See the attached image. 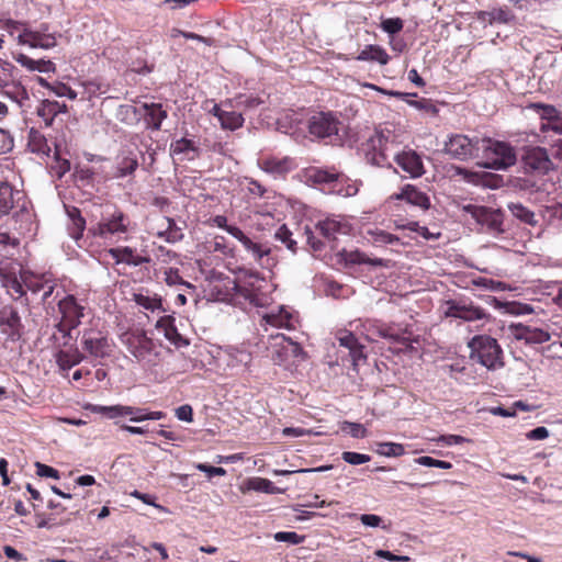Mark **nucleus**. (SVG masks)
Listing matches in <instances>:
<instances>
[{
    "label": "nucleus",
    "instance_id": "4d7b16f0",
    "mask_svg": "<svg viewBox=\"0 0 562 562\" xmlns=\"http://www.w3.org/2000/svg\"><path fill=\"white\" fill-rule=\"evenodd\" d=\"M415 462L424 467L439 468L443 470H449L452 468V463L448 461L437 460L428 456L419 457L415 460Z\"/></svg>",
    "mask_w": 562,
    "mask_h": 562
},
{
    "label": "nucleus",
    "instance_id": "412c9836",
    "mask_svg": "<svg viewBox=\"0 0 562 562\" xmlns=\"http://www.w3.org/2000/svg\"><path fill=\"white\" fill-rule=\"evenodd\" d=\"M170 155L172 157H178L181 161H193L201 157V149L194 140L181 137L171 142Z\"/></svg>",
    "mask_w": 562,
    "mask_h": 562
},
{
    "label": "nucleus",
    "instance_id": "603ef678",
    "mask_svg": "<svg viewBox=\"0 0 562 562\" xmlns=\"http://www.w3.org/2000/svg\"><path fill=\"white\" fill-rule=\"evenodd\" d=\"M396 227L416 232L418 235H420L426 240L437 239L440 236L439 233L438 234L430 233L427 227L420 226L417 222H408L405 225H396Z\"/></svg>",
    "mask_w": 562,
    "mask_h": 562
},
{
    "label": "nucleus",
    "instance_id": "3c124183",
    "mask_svg": "<svg viewBox=\"0 0 562 562\" xmlns=\"http://www.w3.org/2000/svg\"><path fill=\"white\" fill-rule=\"evenodd\" d=\"M274 238L284 244L288 249L295 251L296 241L292 239V232L286 225L283 224L276 231Z\"/></svg>",
    "mask_w": 562,
    "mask_h": 562
},
{
    "label": "nucleus",
    "instance_id": "4468645a",
    "mask_svg": "<svg viewBox=\"0 0 562 562\" xmlns=\"http://www.w3.org/2000/svg\"><path fill=\"white\" fill-rule=\"evenodd\" d=\"M463 210L465 213L470 214L476 223L486 226L490 233L499 234L503 232V215L499 211L475 204L464 205Z\"/></svg>",
    "mask_w": 562,
    "mask_h": 562
},
{
    "label": "nucleus",
    "instance_id": "0eeeda50",
    "mask_svg": "<svg viewBox=\"0 0 562 562\" xmlns=\"http://www.w3.org/2000/svg\"><path fill=\"white\" fill-rule=\"evenodd\" d=\"M131 227V218L122 210L114 207L113 212L103 215L102 218L88 228V234L95 238H121Z\"/></svg>",
    "mask_w": 562,
    "mask_h": 562
},
{
    "label": "nucleus",
    "instance_id": "ddd939ff",
    "mask_svg": "<svg viewBox=\"0 0 562 562\" xmlns=\"http://www.w3.org/2000/svg\"><path fill=\"white\" fill-rule=\"evenodd\" d=\"M528 109L533 110L540 116V132H553L562 135V111L558 110L554 105L541 102L530 103Z\"/></svg>",
    "mask_w": 562,
    "mask_h": 562
},
{
    "label": "nucleus",
    "instance_id": "6ab92c4d",
    "mask_svg": "<svg viewBox=\"0 0 562 562\" xmlns=\"http://www.w3.org/2000/svg\"><path fill=\"white\" fill-rule=\"evenodd\" d=\"M228 234L241 243L244 248L250 252L254 259L262 265V259L270 255V248L250 239L239 227H231Z\"/></svg>",
    "mask_w": 562,
    "mask_h": 562
},
{
    "label": "nucleus",
    "instance_id": "c756f323",
    "mask_svg": "<svg viewBox=\"0 0 562 562\" xmlns=\"http://www.w3.org/2000/svg\"><path fill=\"white\" fill-rule=\"evenodd\" d=\"M319 233L327 239H335L337 234H346L349 226L346 222L327 217L316 225Z\"/></svg>",
    "mask_w": 562,
    "mask_h": 562
},
{
    "label": "nucleus",
    "instance_id": "bf43d9fd",
    "mask_svg": "<svg viewBox=\"0 0 562 562\" xmlns=\"http://www.w3.org/2000/svg\"><path fill=\"white\" fill-rule=\"evenodd\" d=\"M341 458L345 462L352 464V465L363 464L371 460L369 454H363V453L352 452V451L342 452Z\"/></svg>",
    "mask_w": 562,
    "mask_h": 562
},
{
    "label": "nucleus",
    "instance_id": "a18cd8bd",
    "mask_svg": "<svg viewBox=\"0 0 562 562\" xmlns=\"http://www.w3.org/2000/svg\"><path fill=\"white\" fill-rule=\"evenodd\" d=\"M509 210L512 211L513 215L520 221L525 222L529 225H536L537 220L536 215L532 211H530L528 207L524 206L520 203H510L508 205Z\"/></svg>",
    "mask_w": 562,
    "mask_h": 562
},
{
    "label": "nucleus",
    "instance_id": "f8f14e48",
    "mask_svg": "<svg viewBox=\"0 0 562 562\" xmlns=\"http://www.w3.org/2000/svg\"><path fill=\"white\" fill-rule=\"evenodd\" d=\"M446 307V317L459 318L464 322H475L490 317L484 308L474 305L471 301L448 300Z\"/></svg>",
    "mask_w": 562,
    "mask_h": 562
},
{
    "label": "nucleus",
    "instance_id": "1a4fd4ad",
    "mask_svg": "<svg viewBox=\"0 0 562 562\" xmlns=\"http://www.w3.org/2000/svg\"><path fill=\"white\" fill-rule=\"evenodd\" d=\"M390 135L383 132H374L363 144L366 159L369 164L376 167L391 166L389 151L393 145Z\"/></svg>",
    "mask_w": 562,
    "mask_h": 562
},
{
    "label": "nucleus",
    "instance_id": "69168bd1",
    "mask_svg": "<svg viewBox=\"0 0 562 562\" xmlns=\"http://www.w3.org/2000/svg\"><path fill=\"white\" fill-rule=\"evenodd\" d=\"M347 428L353 438H364L367 436V429L359 423L345 422L342 429Z\"/></svg>",
    "mask_w": 562,
    "mask_h": 562
},
{
    "label": "nucleus",
    "instance_id": "5fc2aeb1",
    "mask_svg": "<svg viewBox=\"0 0 562 562\" xmlns=\"http://www.w3.org/2000/svg\"><path fill=\"white\" fill-rule=\"evenodd\" d=\"M13 233L14 232L12 229L4 227V225L0 226V246L18 248L20 246V239L14 236Z\"/></svg>",
    "mask_w": 562,
    "mask_h": 562
},
{
    "label": "nucleus",
    "instance_id": "13d9d810",
    "mask_svg": "<svg viewBox=\"0 0 562 562\" xmlns=\"http://www.w3.org/2000/svg\"><path fill=\"white\" fill-rule=\"evenodd\" d=\"M404 23L400 18H389L381 22V27L389 34H396L403 30Z\"/></svg>",
    "mask_w": 562,
    "mask_h": 562
},
{
    "label": "nucleus",
    "instance_id": "6e6552de",
    "mask_svg": "<svg viewBox=\"0 0 562 562\" xmlns=\"http://www.w3.org/2000/svg\"><path fill=\"white\" fill-rule=\"evenodd\" d=\"M368 330H372L379 337L387 339L392 342L402 345L401 351H413V342H418V338L414 337L413 330L408 324L384 323L373 321L369 323Z\"/></svg>",
    "mask_w": 562,
    "mask_h": 562
},
{
    "label": "nucleus",
    "instance_id": "c03bdc74",
    "mask_svg": "<svg viewBox=\"0 0 562 562\" xmlns=\"http://www.w3.org/2000/svg\"><path fill=\"white\" fill-rule=\"evenodd\" d=\"M244 124V117L240 113L235 111H225L221 114V125L225 130L235 131L241 127Z\"/></svg>",
    "mask_w": 562,
    "mask_h": 562
},
{
    "label": "nucleus",
    "instance_id": "6e6d98bb",
    "mask_svg": "<svg viewBox=\"0 0 562 562\" xmlns=\"http://www.w3.org/2000/svg\"><path fill=\"white\" fill-rule=\"evenodd\" d=\"M274 540L278 542H288L291 544H300L304 542L305 536L294 531H279L274 533Z\"/></svg>",
    "mask_w": 562,
    "mask_h": 562
},
{
    "label": "nucleus",
    "instance_id": "4be33fe9",
    "mask_svg": "<svg viewBox=\"0 0 562 562\" xmlns=\"http://www.w3.org/2000/svg\"><path fill=\"white\" fill-rule=\"evenodd\" d=\"M108 255L116 265L125 263L137 267L150 261L149 257L139 255L135 248L128 246L110 248Z\"/></svg>",
    "mask_w": 562,
    "mask_h": 562
},
{
    "label": "nucleus",
    "instance_id": "f704fd0d",
    "mask_svg": "<svg viewBox=\"0 0 562 562\" xmlns=\"http://www.w3.org/2000/svg\"><path fill=\"white\" fill-rule=\"evenodd\" d=\"M15 60L29 70H37L40 72H53L56 67L52 60L33 59L24 54H19Z\"/></svg>",
    "mask_w": 562,
    "mask_h": 562
},
{
    "label": "nucleus",
    "instance_id": "9d476101",
    "mask_svg": "<svg viewBox=\"0 0 562 562\" xmlns=\"http://www.w3.org/2000/svg\"><path fill=\"white\" fill-rule=\"evenodd\" d=\"M479 137L470 138L464 134H452L445 142L443 153L452 159L467 161L479 156Z\"/></svg>",
    "mask_w": 562,
    "mask_h": 562
},
{
    "label": "nucleus",
    "instance_id": "680f3d73",
    "mask_svg": "<svg viewBox=\"0 0 562 562\" xmlns=\"http://www.w3.org/2000/svg\"><path fill=\"white\" fill-rule=\"evenodd\" d=\"M337 340L339 341V345L342 347H346L347 349L355 348L356 345L359 344L358 338L348 330H342L337 334Z\"/></svg>",
    "mask_w": 562,
    "mask_h": 562
},
{
    "label": "nucleus",
    "instance_id": "f3484780",
    "mask_svg": "<svg viewBox=\"0 0 562 562\" xmlns=\"http://www.w3.org/2000/svg\"><path fill=\"white\" fill-rule=\"evenodd\" d=\"M394 160L412 178H418L425 173L422 157L412 149L395 154Z\"/></svg>",
    "mask_w": 562,
    "mask_h": 562
},
{
    "label": "nucleus",
    "instance_id": "a19ab883",
    "mask_svg": "<svg viewBox=\"0 0 562 562\" xmlns=\"http://www.w3.org/2000/svg\"><path fill=\"white\" fill-rule=\"evenodd\" d=\"M368 235L371 237L370 241L375 246L393 245L400 241L396 235L379 228L368 231Z\"/></svg>",
    "mask_w": 562,
    "mask_h": 562
},
{
    "label": "nucleus",
    "instance_id": "2f4dec72",
    "mask_svg": "<svg viewBox=\"0 0 562 562\" xmlns=\"http://www.w3.org/2000/svg\"><path fill=\"white\" fill-rule=\"evenodd\" d=\"M55 357L59 369L63 371L71 369L85 359V355L81 353L78 348H72L70 350H59Z\"/></svg>",
    "mask_w": 562,
    "mask_h": 562
},
{
    "label": "nucleus",
    "instance_id": "e2e57ef3",
    "mask_svg": "<svg viewBox=\"0 0 562 562\" xmlns=\"http://www.w3.org/2000/svg\"><path fill=\"white\" fill-rule=\"evenodd\" d=\"M9 291L11 292V295L15 299H20L25 294V285L23 281H19L16 278H12L8 280V283L5 284Z\"/></svg>",
    "mask_w": 562,
    "mask_h": 562
},
{
    "label": "nucleus",
    "instance_id": "7c9ffc66",
    "mask_svg": "<svg viewBox=\"0 0 562 562\" xmlns=\"http://www.w3.org/2000/svg\"><path fill=\"white\" fill-rule=\"evenodd\" d=\"M133 301L140 307L151 313L166 312L162 306V299L158 294H150L148 291L133 294Z\"/></svg>",
    "mask_w": 562,
    "mask_h": 562
},
{
    "label": "nucleus",
    "instance_id": "9b49d317",
    "mask_svg": "<svg viewBox=\"0 0 562 562\" xmlns=\"http://www.w3.org/2000/svg\"><path fill=\"white\" fill-rule=\"evenodd\" d=\"M340 121L333 112H317L308 119V132L316 138H330L338 135Z\"/></svg>",
    "mask_w": 562,
    "mask_h": 562
},
{
    "label": "nucleus",
    "instance_id": "0e129e2a",
    "mask_svg": "<svg viewBox=\"0 0 562 562\" xmlns=\"http://www.w3.org/2000/svg\"><path fill=\"white\" fill-rule=\"evenodd\" d=\"M155 257L162 263H170L173 259L177 258V254L164 246H158L155 250Z\"/></svg>",
    "mask_w": 562,
    "mask_h": 562
},
{
    "label": "nucleus",
    "instance_id": "49530a36",
    "mask_svg": "<svg viewBox=\"0 0 562 562\" xmlns=\"http://www.w3.org/2000/svg\"><path fill=\"white\" fill-rule=\"evenodd\" d=\"M247 487L249 490H254L257 492H263V493H268V494H274V493L280 492L279 488H277L270 480L265 479V477L249 479L247 482Z\"/></svg>",
    "mask_w": 562,
    "mask_h": 562
},
{
    "label": "nucleus",
    "instance_id": "5701e85b",
    "mask_svg": "<svg viewBox=\"0 0 562 562\" xmlns=\"http://www.w3.org/2000/svg\"><path fill=\"white\" fill-rule=\"evenodd\" d=\"M262 321L273 327L294 329L297 323V315L285 306L278 307L262 316Z\"/></svg>",
    "mask_w": 562,
    "mask_h": 562
},
{
    "label": "nucleus",
    "instance_id": "72a5a7b5",
    "mask_svg": "<svg viewBox=\"0 0 562 562\" xmlns=\"http://www.w3.org/2000/svg\"><path fill=\"white\" fill-rule=\"evenodd\" d=\"M137 168L138 161L136 157L132 155L119 157L115 166L113 167L112 178H124L126 176H131Z\"/></svg>",
    "mask_w": 562,
    "mask_h": 562
},
{
    "label": "nucleus",
    "instance_id": "58836bf2",
    "mask_svg": "<svg viewBox=\"0 0 562 562\" xmlns=\"http://www.w3.org/2000/svg\"><path fill=\"white\" fill-rule=\"evenodd\" d=\"M477 19L482 22L493 23H508L512 20L509 11L505 9H494L492 11H480Z\"/></svg>",
    "mask_w": 562,
    "mask_h": 562
},
{
    "label": "nucleus",
    "instance_id": "09e8293b",
    "mask_svg": "<svg viewBox=\"0 0 562 562\" xmlns=\"http://www.w3.org/2000/svg\"><path fill=\"white\" fill-rule=\"evenodd\" d=\"M125 409H126V405H113V406L94 405L91 408V411L93 413L102 414L109 418L126 416Z\"/></svg>",
    "mask_w": 562,
    "mask_h": 562
},
{
    "label": "nucleus",
    "instance_id": "c85d7f7f",
    "mask_svg": "<svg viewBox=\"0 0 562 562\" xmlns=\"http://www.w3.org/2000/svg\"><path fill=\"white\" fill-rule=\"evenodd\" d=\"M27 148L33 154L47 156V157L49 156V154L52 151L50 146H49L48 140L45 137V135L41 131H38L34 127H32L29 131Z\"/></svg>",
    "mask_w": 562,
    "mask_h": 562
},
{
    "label": "nucleus",
    "instance_id": "b1692460",
    "mask_svg": "<svg viewBox=\"0 0 562 562\" xmlns=\"http://www.w3.org/2000/svg\"><path fill=\"white\" fill-rule=\"evenodd\" d=\"M510 329L516 339L525 340L528 344H542L550 340L549 333L540 328L530 327L524 324H513Z\"/></svg>",
    "mask_w": 562,
    "mask_h": 562
},
{
    "label": "nucleus",
    "instance_id": "dca6fc26",
    "mask_svg": "<svg viewBox=\"0 0 562 562\" xmlns=\"http://www.w3.org/2000/svg\"><path fill=\"white\" fill-rule=\"evenodd\" d=\"M522 160L525 168L531 172L546 173L552 166L547 149L542 147L527 149Z\"/></svg>",
    "mask_w": 562,
    "mask_h": 562
},
{
    "label": "nucleus",
    "instance_id": "774afa93",
    "mask_svg": "<svg viewBox=\"0 0 562 562\" xmlns=\"http://www.w3.org/2000/svg\"><path fill=\"white\" fill-rule=\"evenodd\" d=\"M35 467H36L37 475L45 476V477H52V479H56V480L59 479V472L56 469H54L49 465L40 463V462H37L35 464Z\"/></svg>",
    "mask_w": 562,
    "mask_h": 562
},
{
    "label": "nucleus",
    "instance_id": "7ed1b4c3",
    "mask_svg": "<svg viewBox=\"0 0 562 562\" xmlns=\"http://www.w3.org/2000/svg\"><path fill=\"white\" fill-rule=\"evenodd\" d=\"M60 321L55 325L58 333L65 339L64 346L71 339V331L76 329L81 319L86 316L87 305L83 300L77 299L74 294H67L57 303Z\"/></svg>",
    "mask_w": 562,
    "mask_h": 562
},
{
    "label": "nucleus",
    "instance_id": "c9c22d12",
    "mask_svg": "<svg viewBox=\"0 0 562 562\" xmlns=\"http://www.w3.org/2000/svg\"><path fill=\"white\" fill-rule=\"evenodd\" d=\"M67 214L71 221L68 227L69 235L75 240H79L83 236V232L86 229V220L82 217L80 210L75 206L68 207Z\"/></svg>",
    "mask_w": 562,
    "mask_h": 562
},
{
    "label": "nucleus",
    "instance_id": "cd10ccee",
    "mask_svg": "<svg viewBox=\"0 0 562 562\" xmlns=\"http://www.w3.org/2000/svg\"><path fill=\"white\" fill-rule=\"evenodd\" d=\"M66 111V104L50 100H43L36 108V114L43 120L45 126H50L55 117Z\"/></svg>",
    "mask_w": 562,
    "mask_h": 562
},
{
    "label": "nucleus",
    "instance_id": "f257e3e1",
    "mask_svg": "<svg viewBox=\"0 0 562 562\" xmlns=\"http://www.w3.org/2000/svg\"><path fill=\"white\" fill-rule=\"evenodd\" d=\"M34 217L25 192L0 181V221L4 218V227L24 236L33 231Z\"/></svg>",
    "mask_w": 562,
    "mask_h": 562
},
{
    "label": "nucleus",
    "instance_id": "2eb2a0df",
    "mask_svg": "<svg viewBox=\"0 0 562 562\" xmlns=\"http://www.w3.org/2000/svg\"><path fill=\"white\" fill-rule=\"evenodd\" d=\"M82 349L93 358H108L112 355V341L101 333L93 330L83 331L81 338Z\"/></svg>",
    "mask_w": 562,
    "mask_h": 562
},
{
    "label": "nucleus",
    "instance_id": "ea45409f",
    "mask_svg": "<svg viewBox=\"0 0 562 562\" xmlns=\"http://www.w3.org/2000/svg\"><path fill=\"white\" fill-rule=\"evenodd\" d=\"M1 90L7 97L18 103H22L24 100L29 99L26 89L20 82L14 80V76L4 88H1Z\"/></svg>",
    "mask_w": 562,
    "mask_h": 562
},
{
    "label": "nucleus",
    "instance_id": "a878e982",
    "mask_svg": "<svg viewBox=\"0 0 562 562\" xmlns=\"http://www.w3.org/2000/svg\"><path fill=\"white\" fill-rule=\"evenodd\" d=\"M142 109L146 126L153 131H159L164 120L168 116L167 110L161 103H143Z\"/></svg>",
    "mask_w": 562,
    "mask_h": 562
},
{
    "label": "nucleus",
    "instance_id": "052dcab7",
    "mask_svg": "<svg viewBox=\"0 0 562 562\" xmlns=\"http://www.w3.org/2000/svg\"><path fill=\"white\" fill-rule=\"evenodd\" d=\"M14 147V138L9 131L0 128V155L10 153Z\"/></svg>",
    "mask_w": 562,
    "mask_h": 562
},
{
    "label": "nucleus",
    "instance_id": "338daca9",
    "mask_svg": "<svg viewBox=\"0 0 562 562\" xmlns=\"http://www.w3.org/2000/svg\"><path fill=\"white\" fill-rule=\"evenodd\" d=\"M237 103L246 109H255L263 103V101L259 97L255 95H239L237 98Z\"/></svg>",
    "mask_w": 562,
    "mask_h": 562
},
{
    "label": "nucleus",
    "instance_id": "bb28decb",
    "mask_svg": "<svg viewBox=\"0 0 562 562\" xmlns=\"http://www.w3.org/2000/svg\"><path fill=\"white\" fill-rule=\"evenodd\" d=\"M258 165L263 171L276 176H284L294 168L293 160L289 157H265L259 159Z\"/></svg>",
    "mask_w": 562,
    "mask_h": 562
},
{
    "label": "nucleus",
    "instance_id": "20e7f679",
    "mask_svg": "<svg viewBox=\"0 0 562 562\" xmlns=\"http://www.w3.org/2000/svg\"><path fill=\"white\" fill-rule=\"evenodd\" d=\"M482 153L484 167L495 170H504L514 166L517 161L515 148L506 142L491 137L480 138L479 153Z\"/></svg>",
    "mask_w": 562,
    "mask_h": 562
},
{
    "label": "nucleus",
    "instance_id": "473e14b6",
    "mask_svg": "<svg viewBox=\"0 0 562 562\" xmlns=\"http://www.w3.org/2000/svg\"><path fill=\"white\" fill-rule=\"evenodd\" d=\"M360 61H376L380 65H386L390 56L386 50L379 45H368L356 57Z\"/></svg>",
    "mask_w": 562,
    "mask_h": 562
},
{
    "label": "nucleus",
    "instance_id": "79ce46f5",
    "mask_svg": "<svg viewBox=\"0 0 562 562\" xmlns=\"http://www.w3.org/2000/svg\"><path fill=\"white\" fill-rule=\"evenodd\" d=\"M164 221L167 223V228L165 231L158 232L157 235L159 237L165 238L168 243H177L182 239L183 234L173 218L165 217Z\"/></svg>",
    "mask_w": 562,
    "mask_h": 562
},
{
    "label": "nucleus",
    "instance_id": "de8ad7c7",
    "mask_svg": "<svg viewBox=\"0 0 562 562\" xmlns=\"http://www.w3.org/2000/svg\"><path fill=\"white\" fill-rule=\"evenodd\" d=\"M376 452L384 457H401L405 453V448L402 443L380 442Z\"/></svg>",
    "mask_w": 562,
    "mask_h": 562
},
{
    "label": "nucleus",
    "instance_id": "393cba45",
    "mask_svg": "<svg viewBox=\"0 0 562 562\" xmlns=\"http://www.w3.org/2000/svg\"><path fill=\"white\" fill-rule=\"evenodd\" d=\"M156 328L161 330L165 338L177 347L189 345V341L179 334L176 327V318L173 316H161L156 323Z\"/></svg>",
    "mask_w": 562,
    "mask_h": 562
},
{
    "label": "nucleus",
    "instance_id": "8fccbe9b",
    "mask_svg": "<svg viewBox=\"0 0 562 562\" xmlns=\"http://www.w3.org/2000/svg\"><path fill=\"white\" fill-rule=\"evenodd\" d=\"M276 339H281L285 345L283 346V349L289 352L290 356L293 358H302L305 359L306 353L301 347L300 344L292 341L290 338L285 337L284 335H278Z\"/></svg>",
    "mask_w": 562,
    "mask_h": 562
},
{
    "label": "nucleus",
    "instance_id": "37998d69",
    "mask_svg": "<svg viewBox=\"0 0 562 562\" xmlns=\"http://www.w3.org/2000/svg\"><path fill=\"white\" fill-rule=\"evenodd\" d=\"M40 82L43 87L52 90L57 97H67L69 100L77 98V92L64 82L56 81L48 83L45 79H41Z\"/></svg>",
    "mask_w": 562,
    "mask_h": 562
},
{
    "label": "nucleus",
    "instance_id": "a211bd4d",
    "mask_svg": "<svg viewBox=\"0 0 562 562\" xmlns=\"http://www.w3.org/2000/svg\"><path fill=\"white\" fill-rule=\"evenodd\" d=\"M390 199L403 200L406 203L418 206L423 210H428L430 207L429 196L424 191L409 183L403 186L400 192L393 193Z\"/></svg>",
    "mask_w": 562,
    "mask_h": 562
},
{
    "label": "nucleus",
    "instance_id": "4c0bfd02",
    "mask_svg": "<svg viewBox=\"0 0 562 562\" xmlns=\"http://www.w3.org/2000/svg\"><path fill=\"white\" fill-rule=\"evenodd\" d=\"M21 279L26 288V290L32 293H38L42 290H45V285L49 280V277L46 274H35L30 271H23L21 273Z\"/></svg>",
    "mask_w": 562,
    "mask_h": 562
},
{
    "label": "nucleus",
    "instance_id": "f03ea898",
    "mask_svg": "<svg viewBox=\"0 0 562 562\" xmlns=\"http://www.w3.org/2000/svg\"><path fill=\"white\" fill-rule=\"evenodd\" d=\"M122 344L144 367L153 368L160 363L161 353L155 341L143 329H132L121 335Z\"/></svg>",
    "mask_w": 562,
    "mask_h": 562
},
{
    "label": "nucleus",
    "instance_id": "aec40b11",
    "mask_svg": "<svg viewBox=\"0 0 562 562\" xmlns=\"http://www.w3.org/2000/svg\"><path fill=\"white\" fill-rule=\"evenodd\" d=\"M306 178L315 184H333L335 189L347 179L342 172L334 167L330 169L310 168L306 170Z\"/></svg>",
    "mask_w": 562,
    "mask_h": 562
},
{
    "label": "nucleus",
    "instance_id": "864d4df0",
    "mask_svg": "<svg viewBox=\"0 0 562 562\" xmlns=\"http://www.w3.org/2000/svg\"><path fill=\"white\" fill-rule=\"evenodd\" d=\"M87 99L99 97L108 91V87L95 80L85 81L82 83Z\"/></svg>",
    "mask_w": 562,
    "mask_h": 562
},
{
    "label": "nucleus",
    "instance_id": "e433bc0d",
    "mask_svg": "<svg viewBox=\"0 0 562 562\" xmlns=\"http://www.w3.org/2000/svg\"><path fill=\"white\" fill-rule=\"evenodd\" d=\"M126 416L131 417V422L139 423L144 420H159L166 417V413L161 411L149 412L146 408L127 406L125 409Z\"/></svg>",
    "mask_w": 562,
    "mask_h": 562
},
{
    "label": "nucleus",
    "instance_id": "39448f33",
    "mask_svg": "<svg viewBox=\"0 0 562 562\" xmlns=\"http://www.w3.org/2000/svg\"><path fill=\"white\" fill-rule=\"evenodd\" d=\"M3 29L11 34L19 32L18 42L22 45L48 49L57 44L55 34L49 32L46 23L41 24L38 30H31L26 27V23L9 19L4 22Z\"/></svg>",
    "mask_w": 562,
    "mask_h": 562
},
{
    "label": "nucleus",
    "instance_id": "423d86ee",
    "mask_svg": "<svg viewBox=\"0 0 562 562\" xmlns=\"http://www.w3.org/2000/svg\"><path fill=\"white\" fill-rule=\"evenodd\" d=\"M470 358L477 361L488 370L503 367V351L497 340L487 335L474 336L469 341Z\"/></svg>",
    "mask_w": 562,
    "mask_h": 562
}]
</instances>
